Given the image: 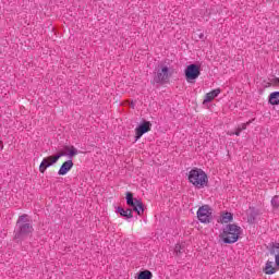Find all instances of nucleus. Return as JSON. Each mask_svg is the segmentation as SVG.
Instances as JSON below:
<instances>
[{"mask_svg":"<svg viewBox=\"0 0 279 279\" xmlns=\"http://www.w3.org/2000/svg\"><path fill=\"white\" fill-rule=\"evenodd\" d=\"M126 204L130 208L124 209L123 207H118L117 213H119V215L124 217V219H132V217H134V211L140 217H143L145 213V205H143L142 199L135 198L132 192H126Z\"/></svg>","mask_w":279,"mask_h":279,"instance_id":"obj_1","label":"nucleus"},{"mask_svg":"<svg viewBox=\"0 0 279 279\" xmlns=\"http://www.w3.org/2000/svg\"><path fill=\"white\" fill-rule=\"evenodd\" d=\"M34 232V226H32V220L27 218L26 214L19 216L16 226L14 229V240L25 241V239Z\"/></svg>","mask_w":279,"mask_h":279,"instance_id":"obj_2","label":"nucleus"},{"mask_svg":"<svg viewBox=\"0 0 279 279\" xmlns=\"http://www.w3.org/2000/svg\"><path fill=\"white\" fill-rule=\"evenodd\" d=\"M241 227L236 226L235 223L227 225L222 232L220 233V239H222L223 243L226 244H232L236 243L239 241V238L241 236Z\"/></svg>","mask_w":279,"mask_h":279,"instance_id":"obj_3","label":"nucleus"},{"mask_svg":"<svg viewBox=\"0 0 279 279\" xmlns=\"http://www.w3.org/2000/svg\"><path fill=\"white\" fill-rule=\"evenodd\" d=\"M187 180L195 189H204L208 185V174L199 168H193L189 172Z\"/></svg>","mask_w":279,"mask_h":279,"instance_id":"obj_4","label":"nucleus"},{"mask_svg":"<svg viewBox=\"0 0 279 279\" xmlns=\"http://www.w3.org/2000/svg\"><path fill=\"white\" fill-rule=\"evenodd\" d=\"M173 76V71L169 66L163 65L161 69H158L154 75V84H167L169 80Z\"/></svg>","mask_w":279,"mask_h":279,"instance_id":"obj_5","label":"nucleus"},{"mask_svg":"<svg viewBox=\"0 0 279 279\" xmlns=\"http://www.w3.org/2000/svg\"><path fill=\"white\" fill-rule=\"evenodd\" d=\"M196 215L201 223H210L213 221V209L208 205L199 207Z\"/></svg>","mask_w":279,"mask_h":279,"instance_id":"obj_6","label":"nucleus"},{"mask_svg":"<svg viewBox=\"0 0 279 279\" xmlns=\"http://www.w3.org/2000/svg\"><path fill=\"white\" fill-rule=\"evenodd\" d=\"M202 75V70L199 65L193 63L186 66L185 69V80L186 82H193V80H197Z\"/></svg>","mask_w":279,"mask_h":279,"instance_id":"obj_7","label":"nucleus"},{"mask_svg":"<svg viewBox=\"0 0 279 279\" xmlns=\"http://www.w3.org/2000/svg\"><path fill=\"white\" fill-rule=\"evenodd\" d=\"M151 131V122L144 121L135 129V141H138L143 134H147V132Z\"/></svg>","mask_w":279,"mask_h":279,"instance_id":"obj_8","label":"nucleus"},{"mask_svg":"<svg viewBox=\"0 0 279 279\" xmlns=\"http://www.w3.org/2000/svg\"><path fill=\"white\" fill-rule=\"evenodd\" d=\"M52 165H56V162H53V156L44 158L39 165V172L45 173V171H47V169H49V167Z\"/></svg>","mask_w":279,"mask_h":279,"instance_id":"obj_9","label":"nucleus"},{"mask_svg":"<svg viewBox=\"0 0 279 279\" xmlns=\"http://www.w3.org/2000/svg\"><path fill=\"white\" fill-rule=\"evenodd\" d=\"M71 169H73V160L69 159L61 165L58 175H66Z\"/></svg>","mask_w":279,"mask_h":279,"instance_id":"obj_10","label":"nucleus"},{"mask_svg":"<svg viewBox=\"0 0 279 279\" xmlns=\"http://www.w3.org/2000/svg\"><path fill=\"white\" fill-rule=\"evenodd\" d=\"M220 94H221L220 88H217V89H214V90L207 93L205 95V99H204L203 104H210V101H213V99H215L216 97H219Z\"/></svg>","mask_w":279,"mask_h":279,"instance_id":"obj_11","label":"nucleus"},{"mask_svg":"<svg viewBox=\"0 0 279 279\" xmlns=\"http://www.w3.org/2000/svg\"><path fill=\"white\" fill-rule=\"evenodd\" d=\"M278 269L274 267V262L267 260L265 267L263 268L264 274L267 276H272V274H276Z\"/></svg>","mask_w":279,"mask_h":279,"instance_id":"obj_12","label":"nucleus"},{"mask_svg":"<svg viewBox=\"0 0 279 279\" xmlns=\"http://www.w3.org/2000/svg\"><path fill=\"white\" fill-rule=\"evenodd\" d=\"M248 210L247 221L248 223H254L256 221V217H258V209L250 207Z\"/></svg>","mask_w":279,"mask_h":279,"instance_id":"obj_13","label":"nucleus"},{"mask_svg":"<svg viewBox=\"0 0 279 279\" xmlns=\"http://www.w3.org/2000/svg\"><path fill=\"white\" fill-rule=\"evenodd\" d=\"M268 101L271 106H279V92L271 93Z\"/></svg>","mask_w":279,"mask_h":279,"instance_id":"obj_14","label":"nucleus"},{"mask_svg":"<svg viewBox=\"0 0 279 279\" xmlns=\"http://www.w3.org/2000/svg\"><path fill=\"white\" fill-rule=\"evenodd\" d=\"M232 219H234V215L232 213L227 211L221 215L222 223H230V221H232Z\"/></svg>","mask_w":279,"mask_h":279,"instance_id":"obj_15","label":"nucleus"},{"mask_svg":"<svg viewBox=\"0 0 279 279\" xmlns=\"http://www.w3.org/2000/svg\"><path fill=\"white\" fill-rule=\"evenodd\" d=\"M154 275L149 270H142L137 275V279H151Z\"/></svg>","mask_w":279,"mask_h":279,"instance_id":"obj_16","label":"nucleus"},{"mask_svg":"<svg viewBox=\"0 0 279 279\" xmlns=\"http://www.w3.org/2000/svg\"><path fill=\"white\" fill-rule=\"evenodd\" d=\"M64 149L69 151L68 154L69 158H73L74 156H77V148H75V146H71V147L65 146Z\"/></svg>","mask_w":279,"mask_h":279,"instance_id":"obj_17","label":"nucleus"},{"mask_svg":"<svg viewBox=\"0 0 279 279\" xmlns=\"http://www.w3.org/2000/svg\"><path fill=\"white\" fill-rule=\"evenodd\" d=\"M271 206L275 210H278L279 208V196L278 195H275L272 198H271Z\"/></svg>","mask_w":279,"mask_h":279,"instance_id":"obj_18","label":"nucleus"},{"mask_svg":"<svg viewBox=\"0 0 279 279\" xmlns=\"http://www.w3.org/2000/svg\"><path fill=\"white\" fill-rule=\"evenodd\" d=\"M174 253L177 256H182V254H184V246L177 244L174 247Z\"/></svg>","mask_w":279,"mask_h":279,"instance_id":"obj_19","label":"nucleus"},{"mask_svg":"<svg viewBox=\"0 0 279 279\" xmlns=\"http://www.w3.org/2000/svg\"><path fill=\"white\" fill-rule=\"evenodd\" d=\"M64 156H66V153L64 151L58 153L56 156H52V162H58V160H60V158Z\"/></svg>","mask_w":279,"mask_h":279,"instance_id":"obj_20","label":"nucleus"},{"mask_svg":"<svg viewBox=\"0 0 279 279\" xmlns=\"http://www.w3.org/2000/svg\"><path fill=\"white\" fill-rule=\"evenodd\" d=\"M195 36H198V40H205L206 38L203 32L196 33Z\"/></svg>","mask_w":279,"mask_h":279,"instance_id":"obj_21","label":"nucleus"},{"mask_svg":"<svg viewBox=\"0 0 279 279\" xmlns=\"http://www.w3.org/2000/svg\"><path fill=\"white\" fill-rule=\"evenodd\" d=\"M252 122H246V123H242L239 128H240V130H247V125H250Z\"/></svg>","mask_w":279,"mask_h":279,"instance_id":"obj_22","label":"nucleus"},{"mask_svg":"<svg viewBox=\"0 0 279 279\" xmlns=\"http://www.w3.org/2000/svg\"><path fill=\"white\" fill-rule=\"evenodd\" d=\"M241 132H243V129H241V126H238L236 128V131H235V136H241Z\"/></svg>","mask_w":279,"mask_h":279,"instance_id":"obj_23","label":"nucleus"}]
</instances>
